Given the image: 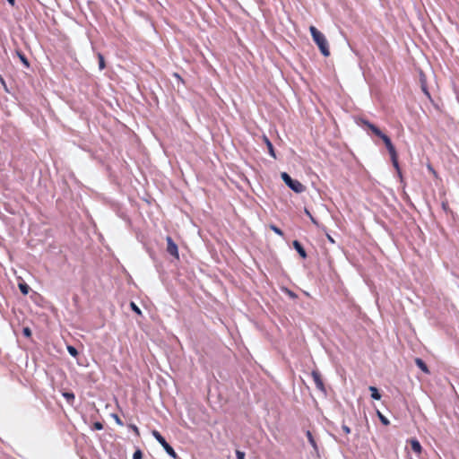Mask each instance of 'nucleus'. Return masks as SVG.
<instances>
[{"label":"nucleus","instance_id":"f257e3e1","mask_svg":"<svg viewBox=\"0 0 459 459\" xmlns=\"http://www.w3.org/2000/svg\"><path fill=\"white\" fill-rule=\"evenodd\" d=\"M363 124L368 128H369L377 136L380 137L383 140V142L385 143V145L390 154L394 167L397 169L398 172H400L399 163H398V160H397V152H396L395 148L393 145L390 138L386 134H383L379 128H377L376 126L369 123L368 121H363Z\"/></svg>","mask_w":459,"mask_h":459},{"label":"nucleus","instance_id":"f03ea898","mask_svg":"<svg viewBox=\"0 0 459 459\" xmlns=\"http://www.w3.org/2000/svg\"><path fill=\"white\" fill-rule=\"evenodd\" d=\"M309 30L311 32L313 40L319 48L323 56H328L330 55V51H329V48H328V42H327V39H325V35L322 32H320L314 26H310Z\"/></svg>","mask_w":459,"mask_h":459},{"label":"nucleus","instance_id":"7ed1b4c3","mask_svg":"<svg viewBox=\"0 0 459 459\" xmlns=\"http://www.w3.org/2000/svg\"><path fill=\"white\" fill-rule=\"evenodd\" d=\"M281 178L283 182L295 193L300 194L305 191L306 187L296 179H292L287 172H282Z\"/></svg>","mask_w":459,"mask_h":459},{"label":"nucleus","instance_id":"20e7f679","mask_svg":"<svg viewBox=\"0 0 459 459\" xmlns=\"http://www.w3.org/2000/svg\"><path fill=\"white\" fill-rule=\"evenodd\" d=\"M152 436L162 446V447L170 456H172L173 458L177 457V454L172 448V446L166 441V439L160 435L159 431L153 430Z\"/></svg>","mask_w":459,"mask_h":459},{"label":"nucleus","instance_id":"39448f33","mask_svg":"<svg viewBox=\"0 0 459 459\" xmlns=\"http://www.w3.org/2000/svg\"><path fill=\"white\" fill-rule=\"evenodd\" d=\"M167 252L174 256L175 258L178 259V249L177 244L173 241L171 237H167Z\"/></svg>","mask_w":459,"mask_h":459},{"label":"nucleus","instance_id":"423d86ee","mask_svg":"<svg viewBox=\"0 0 459 459\" xmlns=\"http://www.w3.org/2000/svg\"><path fill=\"white\" fill-rule=\"evenodd\" d=\"M312 377H313V380L316 384V386L321 390V391H325V385H324V383H323V380L321 378V375L318 371L316 370H314L312 371Z\"/></svg>","mask_w":459,"mask_h":459},{"label":"nucleus","instance_id":"0eeeda50","mask_svg":"<svg viewBox=\"0 0 459 459\" xmlns=\"http://www.w3.org/2000/svg\"><path fill=\"white\" fill-rule=\"evenodd\" d=\"M293 247L301 257H303V258L307 257V253H306L305 249L303 248L302 245L298 240L293 241Z\"/></svg>","mask_w":459,"mask_h":459},{"label":"nucleus","instance_id":"6e6552de","mask_svg":"<svg viewBox=\"0 0 459 459\" xmlns=\"http://www.w3.org/2000/svg\"><path fill=\"white\" fill-rule=\"evenodd\" d=\"M411 449L413 452L417 453V454H420L421 452V446L420 444V442L416 439H412L411 441Z\"/></svg>","mask_w":459,"mask_h":459},{"label":"nucleus","instance_id":"1a4fd4ad","mask_svg":"<svg viewBox=\"0 0 459 459\" xmlns=\"http://www.w3.org/2000/svg\"><path fill=\"white\" fill-rule=\"evenodd\" d=\"M415 363L423 372L429 373V368L426 363L421 359L417 358L415 359Z\"/></svg>","mask_w":459,"mask_h":459},{"label":"nucleus","instance_id":"9d476101","mask_svg":"<svg viewBox=\"0 0 459 459\" xmlns=\"http://www.w3.org/2000/svg\"><path fill=\"white\" fill-rule=\"evenodd\" d=\"M369 391L371 392V397L375 400H380L381 394L375 386H369Z\"/></svg>","mask_w":459,"mask_h":459},{"label":"nucleus","instance_id":"9b49d317","mask_svg":"<svg viewBox=\"0 0 459 459\" xmlns=\"http://www.w3.org/2000/svg\"><path fill=\"white\" fill-rule=\"evenodd\" d=\"M264 142L267 145L270 155L273 158H276L273 143L266 137H264Z\"/></svg>","mask_w":459,"mask_h":459},{"label":"nucleus","instance_id":"f8f14e48","mask_svg":"<svg viewBox=\"0 0 459 459\" xmlns=\"http://www.w3.org/2000/svg\"><path fill=\"white\" fill-rule=\"evenodd\" d=\"M18 286H19V289H20V290H21V292L22 294L27 295L29 293L30 287H29V285L27 283L22 281V282H20Z\"/></svg>","mask_w":459,"mask_h":459},{"label":"nucleus","instance_id":"ddd939ff","mask_svg":"<svg viewBox=\"0 0 459 459\" xmlns=\"http://www.w3.org/2000/svg\"><path fill=\"white\" fill-rule=\"evenodd\" d=\"M307 439H308V442L310 443V445L316 451L317 450L316 443V441H315V439L313 437L312 433L309 430L307 431Z\"/></svg>","mask_w":459,"mask_h":459},{"label":"nucleus","instance_id":"4468645a","mask_svg":"<svg viewBox=\"0 0 459 459\" xmlns=\"http://www.w3.org/2000/svg\"><path fill=\"white\" fill-rule=\"evenodd\" d=\"M63 396L65 398V400L67 401V403H73V402L74 401V394L71 392H65L63 393Z\"/></svg>","mask_w":459,"mask_h":459},{"label":"nucleus","instance_id":"2eb2a0df","mask_svg":"<svg viewBox=\"0 0 459 459\" xmlns=\"http://www.w3.org/2000/svg\"><path fill=\"white\" fill-rule=\"evenodd\" d=\"M67 351L69 352V354L73 357H76L78 355V351L76 350V348H74V346H67Z\"/></svg>","mask_w":459,"mask_h":459},{"label":"nucleus","instance_id":"dca6fc26","mask_svg":"<svg viewBox=\"0 0 459 459\" xmlns=\"http://www.w3.org/2000/svg\"><path fill=\"white\" fill-rule=\"evenodd\" d=\"M377 416L384 425L387 426L389 424V420L379 411H377Z\"/></svg>","mask_w":459,"mask_h":459},{"label":"nucleus","instance_id":"f3484780","mask_svg":"<svg viewBox=\"0 0 459 459\" xmlns=\"http://www.w3.org/2000/svg\"><path fill=\"white\" fill-rule=\"evenodd\" d=\"M98 57H99V67H100V70H102V69L105 68L104 57H103V56L101 54H99Z\"/></svg>","mask_w":459,"mask_h":459},{"label":"nucleus","instance_id":"a211bd4d","mask_svg":"<svg viewBox=\"0 0 459 459\" xmlns=\"http://www.w3.org/2000/svg\"><path fill=\"white\" fill-rule=\"evenodd\" d=\"M22 333L27 338H30L32 334L31 330L29 327H24L22 330Z\"/></svg>","mask_w":459,"mask_h":459},{"label":"nucleus","instance_id":"6ab92c4d","mask_svg":"<svg viewBox=\"0 0 459 459\" xmlns=\"http://www.w3.org/2000/svg\"><path fill=\"white\" fill-rule=\"evenodd\" d=\"M271 229L278 235L280 236H282L283 235V232L281 230H280L278 227H276L275 225H271Z\"/></svg>","mask_w":459,"mask_h":459},{"label":"nucleus","instance_id":"aec40b11","mask_svg":"<svg viewBox=\"0 0 459 459\" xmlns=\"http://www.w3.org/2000/svg\"><path fill=\"white\" fill-rule=\"evenodd\" d=\"M143 456V454L141 450H136L133 455V459H141Z\"/></svg>","mask_w":459,"mask_h":459},{"label":"nucleus","instance_id":"412c9836","mask_svg":"<svg viewBox=\"0 0 459 459\" xmlns=\"http://www.w3.org/2000/svg\"><path fill=\"white\" fill-rule=\"evenodd\" d=\"M285 293L291 299H296L297 295L290 290L285 289Z\"/></svg>","mask_w":459,"mask_h":459},{"label":"nucleus","instance_id":"4be33fe9","mask_svg":"<svg viewBox=\"0 0 459 459\" xmlns=\"http://www.w3.org/2000/svg\"><path fill=\"white\" fill-rule=\"evenodd\" d=\"M131 307L135 313L141 314L140 308L134 302H131Z\"/></svg>","mask_w":459,"mask_h":459},{"label":"nucleus","instance_id":"5701e85b","mask_svg":"<svg viewBox=\"0 0 459 459\" xmlns=\"http://www.w3.org/2000/svg\"><path fill=\"white\" fill-rule=\"evenodd\" d=\"M236 455L238 459H245V453L239 450L236 451Z\"/></svg>","mask_w":459,"mask_h":459},{"label":"nucleus","instance_id":"b1692460","mask_svg":"<svg viewBox=\"0 0 459 459\" xmlns=\"http://www.w3.org/2000/svg\"><path fill=\"white\" fill-rule=\"evenodd\" d=\"M19 56H20V58H21L22 62L26 66H29V63H28L27 58H26L23 55H22V54H19Z\"/></svg>","mask_w":459,"mask_h":459},{"label":"nucleus","instance_id":"393cba45","mask_svg":"<svg viewBox=\"0 0 459 459\" xmlns=\"http://www.w3.org/2000/svg\"><path fill=\"white\" fill-rule=\"evenodd\" d=\"M342 429L347 435L351 433V429L348 426H346V425H342Z\"/></svg>","mask_w":459,"mask_h":459},{"label":"nucleus","instance_id":"a878e982","mask_svg":"<svg viewBox=\"0 0 459 459\" xmlns=\"http://www.w3.org/2000/svg\"><path fill=\"white\" fill-rule=\"evenodd\" d=\"M94 429H98V430H100V429H103V425L100 422H95L94 423Z\"/></svg>","mask_w":459,"mask_h":459},{"label":"nucleus","instance_id":"bb28decb","mask_svg":"<svg viewBox=\"0 0 459 459\" xmlns=\"http://www.w3.org/2000/svg\"><path fill=\"white\" fill-rule=\"evenodd\" d=\"M428 169H429L431 173H433L434 175H436V171L434 170V169H433L430 165H429V166H428Z\"/></svg>","mask_w":459,"mask_h":459},{"label":"nucleus","instance_id":"cd10ccee","mask_svg":"<svg viewBox=\"0 0 459 459\" xmlns=\"http://www.w3.org/2000/svg\"><path fill=\"white\" fill-rule=\"evenodd\" d=\"M305 213H306L309 218H311V217H312L311 213L309 212V211H308L307 209H305Z\"/></svg>","mask_w":459,"mask_h":459},{"label":"nucleus","instance_id":"c85d7f7f","mask_svg":"<svg viewBox=\"0 0 459 459\" xmlns=\"http://www.w3.org/2000/svg\"><path fill=\"white\" fill-rule=\"evenodd\" d=\"M327 238H328V240H329L330 242L334 243L333 238L330 235H328V234H327Z\"/></svg>","mask_w":459,"mask_h":459},{"label":"nucleus","instance_id":"c756f323","mask_svg":"<svg viewBox=\"0 0 459 459\" xmlns=\"http://www.w3.org/2000/svg\"><path fill=\"white\" fill-rule=\"evenodd\" d=\"M7 1H8V3H9L11 5H13H13H14V4H15V0H7Z\"/></svg>","mask_w":459,"mask_h":459},{"label":"nucleus","instance_id":"7c9ffc66","mask_svg":"<svg viewBox=\"0 0 459 459\" xmlns=\"http://www.w3.org/2000/svg\"><path fill=\"white\" fill-rule=\"evenodd\" d=\"M310 220L314 224L317 225V221L315 220L313 216L310 218Z\"/></svg>","mask_w":459,"mask_h":459},{"label":"nucleus","instance_id":"2f4dec72","mask_svg":"<svg viewBox=\"0 0 459 459\" xmlns=\"http://www.w3.org/2000/svg\"><path fill=\"white\" fill-rule=\"evenodd\" d=\"M133 431H134V432H136V433L138 434V429H137V427H135V426H134V429H133Z\"/></svg>","mask_w":459,"mask_h":459}]
</instances>
